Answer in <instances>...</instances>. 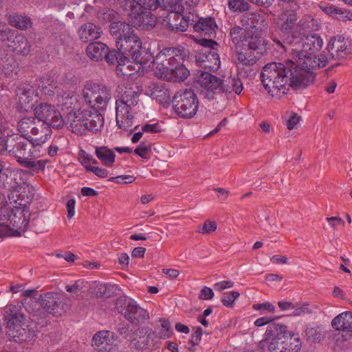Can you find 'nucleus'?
Wrapping results in <instances>:
<instances>
[{
  "label": "nucleus",
  "instance_id": "obj_60",
  "mask_svg": "<svg viewBox=\"0 0 352 352\" xmlns=\"http://www.w3.org/2000/svg\"><path fill=\"white\" fill-rule=\"evenodd\" d=\"M217 228L215 221L208 219L204 223L201 230H198L197 232L203 234H207L214 232Z\"/></svg>",
  "mask_w": 352,
  "mask_h": 352
},
{
  "label": "nucleus",
  "instance_id": "obj_15",
  "mask_svg": "<svg viewBox=\"0 0 352 352\" xmlns=\"http://www.w3.org/2000/svg\"><path fill=\"white\" fill-rule=\"evenodd\" d=\"M190 14V25H193L194 30L204 37V41L212 45H217V43L212 40L216 36L217 25L213 17H199L197 10Z\"/></svg>",
  "mask_w": 352,
  "mask_h": 352
},
{
  "label": "nucleus",
  "instance_id": "obj_53",
  "mask_svg": "<svg viewBox=\"0 0 352 352\" xmlns=\"http://www.w3.org/2000/svg\"><path fill=\"white\" fill-rule=\"evenodd\" d=\"M239 296L240 294L236 291L224 293L221 302L227 307H233L235 300L239 298Z\"/></svg>",
  "mask_w": 352,
  "mask_h": 352
},
{
  "label": "nucleus",
  "instance_id": "obj_14",
  "mask_svg": "<svg viewBox=\"0 0 352 352\" xmlns=\"http://www.w3.org/2000/svg\"><path fill=\"white\" fill-rule=\"evenodd\" d=\"M221 78L211 73L198 71L195 83L200 94L209 100H214L220 95Z\"/></svg>",
  "mask_w": 352,
  "mask_h": 352
},
{
  "label": "nucleus",
  "instance_id": "obj_33",
  "mask_svg": "<svg viewBox=\"0 0 352 352\" xmlns=\"http://www.w3.org/2000/svg\"><path fill=\"white\" fill-rule=\"evenodd\" d=\"M0 71L6 76L18 74L19 71V65L13 55L6 54L0 57Z\"/></svg>",
  "mask_w": 352,
  "mask_h": 352
},
{
  "label": "nucleus",
  "instance_id": "obj_30",
  "mask_svg": "<svg viewBox=\"0 0 352 352\" xmlns=\"http://www.w3.org/2000/svg\"><path fill=\"white\" fill-rule=\"evenodd\" d=\"M114 334L109 331H101L94 335L92 339L93 345L100 351H109L114 341Z\"/></svg>",
  "mask_w": 352,
  "mask_h": 352
},
{
  "label": "nucleus",
  "instance_id": "obj_16",
  "mask_svg": "<svg viewBox=\"0 0 352 352\" xmlns=\"http://www.w3.org/2000/svg\"><path fill=\"white\" fill-rule=\"evenodd\" d=\"M34 113L37 120L49 129L51 127L59 129L63 126L64 120L60 113L52 104L41 102L35 107Z\"/></svg>",
  "mask_w": 352,
  "mask_h": 352
},
{
  "label": "nucleus",
  "instance_id": "obj_26",
  "mask_svg": "<svg viewBox=\"0 0 352 352\" xmlns=\"http://www.w3.org/2000/svg\"><path fill=\"white\" fill-rule=\"evenodd\" d=\"M23 325H18L12 328L6 329V336L10 341L16 342H25L28 339H32L34 336L33 331L29 328L23 327Z\"/></svg>",
  "mask_w": 352,
  "mask_h": 352
},
{
  "label": "nucleus",
  "instance_id": "obj_21",
  "mask_svg": "<svg viewBox=\"0 0 352 352\" xmlns=\"http://www.w3.org/2000/svg\"><path fill=\"white\" fill-rule=\"evenodd\" d=\"M116 44L117 48L129 58L130 54L142 43L132 28L131 32L126 34V36L120 38V41H116Z\"/></svg>",
  "mask_w": 352,
  "mask_h": 352
},
{
  "label": "nucleus",
  "instance_id": "obj_49",
  "mask_svg": "<svg viewBox=\"0 0 352 352\" xmlns=\"http://www.w3.org/2000/svg\"><path fill=\"white\" fill-rule=\"evenodd\" d=\"M212 50L210 51L209 54H207L208 58L206 63H204L205 68H209L211 70H217L220 65V58L217 54V50L211 46Z\"/></svg>",
  "mask_w": 352,
  "mask_h": 352
},
{
  "label": "nucleus",
  "instance_id": "obj_20",
  "mask_svg": "<svg viewBox=\"0 0 352 352\" xmlns=\"http://www.w3.org/2000/svg\"><path fill=\"white\" fill-rule=\"evenodd\" d=\"M166 21L167 29L174 32H182L187 30L190 25V14L185 12L169 14Z\"/></svg>",
  "mask_w": 352,
  "mask_h": 352
},
{
  "label": "nucleus",
  "instance_id": "obj_35",
  "mask_svg": "<svg viewBox=\"0 0 352 352\" xmlns=\"http://www.w3.org/2000/svg\"><path fill=\"white\" fill-rule=\"evenodd\" d=\"M107 52H108V46L102 42H91L86 48L87 56L95 61L102 60Z\"/></svg>",
  "mask_w": 352,
  "mask_h": 352
},
{
  "label": "nucleus",
  "instance_id": "obj_54",
  "mask_svg": "<svg viewBox=\"0 0 352 352\" xmlns=\"http://www.w3.org/2000/svg\"><path fill=\"white\" fill-rule=\"evenodd\" d=\"M151 151V144H146L144 142L140 143V144L134 150V153L143 159H149V152Z\"/></svg>",
  "mask_w": 352,
  "mask_h": 352
},
{
  "label": "nucleus",
  "instance_id": "obj_64",
  "mask_svg": "<svg viewBox=\"0 0 352 352\" xmlns=\"http://www.w3.org/2000/svg\"><path fill=\"white\" fill-rule=\"evenodd\" d=\"M200 0H185L184 12L190 14L195 10V7L199 3Z\"/></svg>",
  "mask_w": 352,
  "mask_h": 352
},
{
  "label": "nucleus",
  "instance_id": "obj_8",
  "mask_svg": "<svg viewBox=\"0 0 352 352\" xmlns=\"http://www.w3.org/2000/svg\"><path fill=\"white\" fill-rule=\"evenodd\" d=\"M139 0H122L120 6L122 15L133 26L151 30L157 23V16L151 12L142 9Z\"/></svg>",
  "mask_w": 352,
  "mask_h": 352
},
{
  "label": "nucleus",
  "instance_id": "obj_12",
  "mask_svg": "<svg viewBox=\"0 0 352 352\" xmlns=\"http://www.w3.org/2000/svg\"><path fill=\"white\" fill-rule=\"evenodd\" d=\"M28 174L22 169L3 168L0 174V186L16 195L23 194L29 189Z\"/></svg>",
  "mask_w": 352,
  "mask_h": 352
},
{
  "label": "nucleus",
  "instance_id": "obj_51",
  "mask_svg": "<svg viewBox=\"0 0 352 352\" xmlns=\"http://www.w3.org/2000/svg\"><path fill=\"white\" fill-rule=\"evenodd\" d=\"M83 287V281L78 280L72 285H67L65 289L67 292L73 294L74 298H79V297H82L83 293H85Z\"/></svg>",
  "mask_w": 352,
  "mask_h": 352
},
{
  "label": "nucleus",
  "instance_id": "obj_31",
  "mask_svg": "<svg viewBox=\"0 0 352 352\" xmlns=\"http://www.w3.org/2000/svg\"><path fill=\"white\" fill-rule=\"evenodd\" d=\"M136 304V301L133 299L126 296H122L116 299L115 302V309L120 314L127 320Z\"/></svg>",
  "mask_w": 352,
  "mask_h": 352
},
{
  "label": "nucleus",
  "instance_id": "obj_24",
  "mask_svg": "<svg viewBox=\"0 0 352 352\" xmlns=\"http://www.w3.org/2000/svg\"><path fill=\"white\" fill-rule=\"evenodd\" d=\"M5 316L7 320V325L6 329L18 327V325H25V316L22 312V307L14 305H9L6 311Z\"/></svg>",
  "mask_w": 352,
  "mask_h": 352
},
{
  "label": "nucleus",
  "instance_id": "obj_6",
  "mask_svg": "<svg viewBox=\"0 0 352 352\" xmlns=\"http://www.w3.org/2000/svg\"><path fill=\"white\" fill-rule=\"evenodd\" d=\"M17 199L14 200V208L9 211H0V221L2 225L8 226L9 223L16 230L25 232L30 222V212L28 206L33 199V194L16 195Z\"/></svg>",
  "mask_w": 352,
  "mask_h": 352
},
{
  "label": "nucleus",
  "instance_id": "obj_48",
  "mask_svg": "<svg viewBox=\"0 0 352 352\" xmlns=\"http://www.w3.org/2000/svg\"><path fill=\"white\" fill-rule=\"evenodd\" d=\"M161 7L170 12V14L184 12V10L182 0H162Z\"/></svg>",
  "mask_w": 352,
  "mask_h": 352
},
{
  "label": "nucleus",
  "instance_id": "obj_37",
  "mask_svg": "<svg viewBox=\"0 0 352 352\" xmlns=\"http://www.w3.org/2000/svg\"><path fill=\"white\" fill-rule=\"evenodd\" d=\"M80 99L79 95L74 93L64 94L61 99L59 100L63 109L69 110V111L75 112L80 109Z\"/></svg>",
  "mask_w": 352,
  "mask_h": 352
},
{
  "label": "nucleus",
  "instance_id": "obj_18",
  "mask_svg": "<svg viewBox=\"0 0 352 352\" xmlns=\"http://www.w3.org/2000/svg\"><path fill=\"white\" fill-rule=\"evenodd\" d=\"M327 50L331 59H343L352 54V42L348 38L338 35L331 38Z\"/></svg>",
  "mask_w": 352,
  "mask_h": 352
},
{
  "label": "nucleus",
  "instance_id": "obj_13",
  "mask_svg": "<svg viewBox=\"0 0 352 352\" xmlns=\"http://www.w3.org/2000/svg\"><path fill=\"white\" fill-rule=\"evenodd\" d=\"M85 102L95 110H104L111 98L109 89L104 85L87 84L82 90Z\"/></svg>",
  "mask_w": 352,
  "mask_h": 352
},
{
  "label": "nucleus",
  "instance_id": "obj_1",
  "mask_svg": "<svg viewBox=\"0 0 352 352\" xmlns=\"http://www.w3.org/2000/svg\"><path fill=\"white\" fill-rule=\"evenodd\" d=\"M314 28L296 36L294 41L287 45L291 54L298 60H303V68L292 60L283 63L272 62L262 69L260 77L262 84L272 97L280 98L287 94L290 88L302 90L310 85L315 79V74L310 69H319L329 63L328 57L317 53L323 45L321 36L316 34L320 26L314 19Z\"/></svg>",
  "mask_w": 352,
  "mask_h": 352
},
{
  "label": "nucleus",
  "instance_id": "obj_42",
  "mask_svg": "<svg viewBox=\"0 0 352 352\" xmlns=\"http://www.w3.org/2000/svg\"><path fill=\"white\" fill-rule=\"evenodd\" d=\"M244 45L247 50L255 52L259 58L265 52V40L261 37L251 36L249 39H247V42L244 43Z\"/></svg>",
  "mask_w": 352,
  "mask_h": 352
},
{
  "label": "nucleus",
  "instance_id": "obj_61",
  "mask_svg": "<svg viewBox=\"0 0 352 352\" xmlns=\"http://www.w3.org/2000/svg\"><path fill=\"white\" fill-rule=\"evenodd\" d=\"M211 50L210 46H205L200 50L198 55L196 56V61L199 63L201 66L204 67V63H206L208 58L207 54H209Z\"/></svg>",
  "mask_w": 352,
  "mask_h": 352
},
{
  "label": "nucleus",
  "instance_id": "obj_45",
  "mask_svg": "<svg viewBox=\"0 0 352 352\" xmlns=\"http://www.w3.org/2000/svg\"><path fill=\"white\" fill-rule=\"evenodd\" d=\"M11 47L17 54H28L30 51V45L27 38L22 34L14 35Z\"/></svg>",
  "mask_w": 352,
  "mask_h": 352
},
{
  "label": "nucleus",
  "instance_id": "obj_19",
  "mask_svg": "<svg viewBox=\"0 0 352 352\" xmlns=\"http://www.w3.org/2000/svg\"><path fill=\"white\" fill-rule=\"evenodd\" d=\"M106 61L110 65H117L116 72L118 76L130 75L128 74V70H130L131 67L130 65L125 67L126 63H129L128 57L118 49L110 50L108 48V52L105 53L104 58Z\"/></svg>",
  "mask_w": 352,
  "mask_h": 352
},
{
  "label": "nucleus",
  "instance_id": "obj_39",
  "mask_svg": "<svg viewBox=\"0 0 352 352\" xmlns=\"http://www.w3.org/2000/svg\"><path fill=\"white\" fill-rule=\"evenodd\" d=\"M230 36L234 50L237 47H243L248 38V31L239 26H234L230 30Z\"/></svg>",
  "mask_w": 352,
  "mask_h": 352
},
{
  "label": "nucleus",
  "instance_id": "obj_58",
  "mask_svg": "<svg viewBox=\"0 0 352 352\" xmlns=\"http://www.w3.org/2000/svg\"><path fill=\"white\" fill-rule=\"evenodd\" d=\"M307 340L312 342H318L321 340V333L316 328L308 327L305 330Z\"/></svg>",
  "mask_w": 352,
  "mask_h": 352
},
{
  "label": "nucleus",
  "instance_id": "obj_47",
  "mask_svg": "<svg viewBox=\"0 0 352 352\" xmlns=\"http://www.w3.org/2000/svg\"><path fill=\"white\" fill-rule=\"evenodd\" d=\"M327 12L330 16L339 21H346L352 20V12L346 9L329 7L327 8Z\"/></svg>",
  "mask_w": 352,
  "mask_h": 352
},
{
  "label": "nucleus",
  "instance_id": "obj_52",
  "mask_svg": "<svg viewBox=\"0 0 352 352\" xmlns=\"http://www.w3.org/2000/svg\"><path fill=\"white\" fill-rule=\"evenodd\" d=\"M314 306L306 302L303 304L296 303L295 311H292L289 316H298L313 312Z\"/></svg>",
  "mask_w": 352,
  "mask_h": 352
},
{
  "label": "nucleus",
  "instance_id": "obj_55",
  "mask_svg": "<svg viewBox=\"0 0 352 352\" xmlns=\"http://www.w3.org/2000/svg\"><path fill=\"white\" fill-rule=\"evenodd\" d=\"M229 8L234 11H245L249 9V3L245 0H229Z\"/></svg>",
  "mask_w": 352,
  "mask_h": 352
},
{
  "label": "nucleus",
  "instance_id": "obj_9",
  "mask_svg": "<svg viewBox=\"0 0 352 352\" xmlns=\"http://www.w3.org/2000/svg\"><path fill=\"white\" fill-rule=\"evenodd\" d=\"M184 55L180 50L175 47L164 48L152 61L155 66V74L159 78L167 80L171 78L170 72L177 61L184 60Z\"/></svg>",
  "mask_w": 352,
  "mask_h": 352
},
{
  "label": "nucleus",
  "instance_id": "obj_17",
  "mask_svg": "<svg viewBox=\"0 0 352 352\" xmlns=\"http://www.w3.org/2000/svg\"><path fill=\"white\" fill-rule=\"evenodd\" d=\"M41 306L45 311L54 316H61L70 309V305L63 302L62 298L57 293L47 292L38 298Z\"/></svg>",
  "mask_w": 352,
  "mask_h": 352
},
{
  "label": "nucleus",
  "instance_id": "obj_59",
  "mask_svg": "<svg viewBox=\"0 0 352 352\" xmlns=\"http://www.w3.org/2000/svg\"><path fill=\"white\" fill-rule=\"evenodd\" d=\"M141 3L142 9L151 12L161 7V3L159 0H139Z\"/></svg>",
  "mask_w": 352,
  "mask_h": 352
},
{
  "label": "nucleus",
  "instance_id": "obj_63",
  "mask_svg": "<svg viewBox=\"0 0 352 352\" xmlns=\"http://www.w3.org/2000/svg\"><path fill=\"white\" fill-rule=\"evenodd\" d=\"M252 308L255 310L260 311H267L269 312L273 313L275 311V307L269 302H265L263 303L254 304L252 306Z\"/></svg>",
  "mask_w": 352,
  "mask_h": 352
},
{
  "label": "nucleus",
  "instance_id": "obj_2",
  "mask_svg": "<svg viewBox=\"0 0 352 352\" xmlns=\"http://www.w3.org/2000/svg\"><path fill=\"white\" fill-rule=\"evenodd\" d=\"M298 19L294 10H287L278 14L276 33H272L271 38L279 49L287 52V45L294 41L296 36L314 28V19L311 16H304L298 22Z\"/></svg>",
  "mask_w": 352,
  "mask_h": 352
},
{
  "label": "nucleus",
  "instance_id": "obj_43",
  "mask_svg": "<svg viewBox=\"0 0 352 352\" xmlns=\"http://www.w3.org/2000/svg\"><path fill=\"white\" fill-rule=\"evenodd\" d=\"M148 319L149 314L147 310L136 304L126 320L132 324L139 325L145 323Z\"/></svg>",
  "mask_w": 352,
  "mask_h": 352
},
{
  "label": "nucleus",
  "instance_id": "obj_62",
  "mask_svg": "<svg viewBox=\"0 0 352 352\" xmlns=\"http://www.w3.org/2000/svg\"><path fill=\"white\" fill-rule=\"evenodd\" d=\"M86 170L94 173L96 176L100 178H105L108 175V170L98 166H89L86 167Z\"/></svg>",
  "mask_w": 352,
  "mask_h": 352
},
{
  "label": "nucleus",
  "instance_id": "obj_3",
  "mask_svg": "<svg viewBox=\"0 0 352 352\" xmlns=\"http://www.w3.org/2000/svg\"><path fill=\"white\" fill-rule=\"evenodd\" d=\"M41 145L35 144L34 141L28 140L23 136L14 135L8 154L14 157L21 166L39 173L45 169L47 162L45 160H34L40 155L39 151L36 148Z\"/></svg>",
  "mask_w": 352,
  "mask_h": 352
},
{
  "label": "nucleus",
  "instance_id": "obj_32",
  "mask_svg": "<svg viewBox=\"0 0 352 352\" xmlns=\"http://www.w3.org/2000/svg\"><path fill=\"white\" fill-rule=\"evenodd\" d=\"M136 304V301L133 299L126 296H122L116 299L115 302V309L120 314L127 320Z\"/></svg>",
  "mask_w": 352,
  "mask_h": 352
},
{
  "label": "nucleus",
  "instance_id": "obj_22",
  "mask_svg": "<svg viewBox=\"0 0 352 352\" xmlns=\"http://www.w3.org/2000/svg\"><path fill=\"white\" fill-rule=\"evenodd\" d=\"M260 58L252 52L247 50L245 45L237 47L234 50L233 60L238 67H251L254 65Z\"/></svg>",
  "mask_w": 352,
  "mask_h": 352
},
{
  "label": "nucleus",
  "instance_id": "obj_38",
  "mask_svg": "<svg viewBox=\"0 0 352 352\" xmlns=\"http://www.w3.org/2000/svg\"><path fill=\"white\" fill-rule=\"evenodd\" d=\"M16 96H19V102L22 107H26L34 100L35 95L34 89L30 85H21L16 88Z\"/></svg>",
  "mask_w": 352,
  "mask_h": 352
},
{
  "label": "nucleus",
  "instance_id": "obj_7",
  "mask_svg": "<svg viewBox=\"0 0 352 352\" xmlns=\"http://www.w3.org/2000/svg\"><path fill=\"white\" fill-rule=\"evenodd\" d=\"M140 92L138 87H125L120 98L116 100V122L120 129L126 130L133 124V107L139 102Z\"/></svg>",
  "mask_w": 352,
  "mask_h": 352
},
{
  "label": "nucleus",
  "instance_id": "obj_11",
  "mask_svg": "<svg viewBox=\"0 0 352 352\" xmlns=\"http://www.w3.org/2000/svg\"><path fill=\"white\" fill-rule=\"evenodd\" d=\"M174 112L180 118H192L197 112L199 101L192 89L177 91L172 100Z\"/></svg>",
  "mask_w": 352,
  "mask_h": 352
},
{
  "label": "nucleus",
  "instance_id": "obj_57",
  "mask_svg": "<svg viewBox=\"0 0 352 352\" xmlns=\"http://www.w3.org/2000/svg\"><path fill=\"white\" fill-rule=\"evenodd\" d=\"M38 86L45 91V94H50L56 87V83L50 77H43L40 79Z\"/></svg>",
  "mask_w": 352,
  "mask_h": 352
},
{
  "label": "nucleus",
  "instance_id": "obj_27",
  "mask_svg": "<svg viewBox=\"0 0 352 352\" xmlns=\"http://www.w3.org/2000/svg\"><path fill=\"white\" fill-rule=\"evenodd\" d=\"M331 326L336 331L352 333V311H344L336 316Z\"/></svg>",
  "mask_w": 352,
  "mask_h": 352
},
{
  "label": "nucleus",
  "instance_id": "obj_10",
  "mask_svg": "<svg viewBox=\"0 0 352 352\" xmlns=\"http://www.w3.org/2000/svg\"><path fill=\"white\" fill-rule=\"evenodd\" d=\"M34 116H25L18 122V130L22 136L34 141L35 144H43L51 134V129Z\"/></svg>",
  "mask_w": 352,
  "mask_h": 352
},
{
  "label": "nucleus",
  "instance_id": "obj_28",
  "mask_svg": "<svg viewBox=\"0 0 352 352\" xmlns=\"http://www.w3.org/2000/svg\"><path fill=\"white\" fill-rule=\"evenodd\" d=\"M220 95L234 92L239 95L243 89V82L239 77H223L221 78Z\"/></svg>",
  "mask_w": 352,
  "mask_h": 352
},
{
  "label": "nucleus",
  "instance_id": "obj_44",
  "mask_svg": "<svg viewBox=\"0 0 352 352\" xmlns=\"http://www.w3.org/2000/svg\"><path fill=\"white\" fill-rule=\"evenodd\" d=\"M95 153L97 157L104 166L108 167L112 166L116 158V155L113 150L107 146H100L96 148Z\"/></svg>",
  "mask_w": 352,
  "mask_h": 352
},
{
  "label": "nucleus",
  "instance_id": "obj_5",
  "mask_svg": "<svg viewBox=\"0 0 352 352\" xmlns=\"http://www.w3.org/2000/svg\"><path fill=\"white\" fill-rule=\"evenodd\" d=\"M65 122L67 128L78 135H84L87 131L96 133L104 125V118L101 113L85 109L75 112L69 111Z\"/></svg>",
  "mask_w": 352,
  "mask_h": 352
},
{
  "label": "nucleus",
  "instance_id": "obj_50",
  "mask_svg": "<svg viewBox=\"0 0 352 352\" xmlns=\"http://www.w3.org/2000/svg\"><path fill=\"white\" fill-rule=\"evenodd\" d=\"M14 135H8L5 130L0 129V153L8 152Z\"/></svg>",
  "mask_w": 352,
  "mask_h": 352
},
{
  "label": "nucleus",
  "instance_id": "obj_34",
  "mask_svg": "<svg viewBox=\"0 0 352 352\" xmlns=\"http://www.w3.org/2000/svg\"><path fill=\"white\" fill-rule=\"evenodd\" d=\"M137 50H135L129 56L131 57L133 62L140 64L142 67H150L148 63L152 64V61L155 59L153 56L148 50L140 45Z\"/></svg>",
  "mask_w": 352,
  "mask_h": 352
},
{
  "label": "nucleus",
  "instance_id": "obj_40",
  "mask_svg": "<svg viewBox=\"0 0 352 352\" xmlns=\"http://www.w3.org/2000/svg\"><path fill=\"white\" fill-rule=\"evenodd\" d=\"M131 29L129 23L120 21H113L109 25L110 33L116 37V41H120V38L126 36V34L131 32Z\"/></svg>",
  "mask_w": 352,
  "mask_h": 352
},
{
  "label": "nucleus",
  "instance_id": "obj_29",
  "mask_svg": "<svg viewBox=\"0 0 352 352\" xmlns=\"http://www.w3.org/2000/svg\"><path fill=\"white\" fill-rule=\"evenodd\" d=\"M87 12L93 13L98 22L100 23H108L113 22L114 20H117L118 18V14L113 10L109 8H94L91 6H87L85 10Z\"/></svg>",
  "mask_w": 352,
  "mask_h": 352
},
{
  "label": "nucleus",
  "instance_id": "obj_46",
  "mask_svg": "<svg viewBox=\"0 0 352 352\" xmlns=\"http://www.w3.org/2000/svg\"><path fill=\"white\" fill-rule=\"evenodd\" d=\"M151 96L160 103H165L170 100V93L163 84H154Z\"/></svg>",
  "mask_w": 352,
  "mask_h": 352
},
{
  "label": "nucleus",
  "instance_id": "obj_4",
  "mask_svg": "<svg viewBox=\"0 0 352 352\" xmlns=\"http://www.w3.org/2000/svg\"><path fill=\"white\" fill-rule=\"evenodd\" d=\"M264 341L268 342L270 352H298L301 348L298 336L289 331L286 325L278 322L267 327Z\"/></svg>",
  "mask_w": 352,
  "mask_h": 352
},
{
  "label": "nucleus",
  "instance_id": "obj_36",
  "mask_svg": "<svg viewBox=\"0 0 352 352\" xmlns=\"http://www.w3.org/2000/svg\"><path fill=\"white\" fill-rule=\"evenodd\" d=\"M8 21L11 26L21 30H26L32 27V20L30 17L19 13L9 14L8 16Z\"/></svg>",
  "mask_w": 352,
  "mask_h": 352
},
{
  "label": "nucleus",
  "instance_id": "obj_41",
  "mask_svg": "<svg viewBox=\"0 0 352 352\" xmlns=\"http://www.w3.org/2000/svg\"><path fill=\"white\" fill-rule=\"evenodd\" d=\"M183 62L184 60L176 62V64H175L173 70L171 69L170 76H170L171 78H168V81H184L188 78L190 72L186 67L183 64Z\"/></svg>",
  "mask_w": 352,
  "mask_h": 352
},
{
  "label": "nucleus",
  "instance_id": "obj_25",
  "mask_svg": "<svg viewBox=\"0 0 352 352\" xmlns=\"http://www.w3.org/2000/svg\"><path fill=\"white\" fill-rule=\"evenodd\" d=\"M102 32L100 26L90 22L82 24L78 31L80 40L84 43H91L99 38Z\"/></svg>",
  "mask_w": 352,
  "mask_h": 352
},
{
  "label": "nucleus",
  "instance_id": "obj_23",
  "mask_svg": "<svg viewBox=\"0 0 352 352\" xmlns=\"http://www.w3.org/2000/svg\"><path fill=\"white\" fill-rule=\"evenodd\" d=\"M241 23L245 30H262L267 23L263 14L257 12H246L241 16Z\"/></svg>",
  "mask_w": 352,
  "mask_h": 352
},
{
  "label": "nucleus",
  "instance_id": "obj_56",
  "mask_svg": "<svg viewBox=\"0 0 352 352\" xmlns=\"http://www.w3.org/2000/svg\"><path fill=\"white\" fill-rule=\"evenodd\" d=\"M16 31L6 25H0V41L2 42L12 41Z\"/></svg>",
  "mask_w": 352,
  "mask_h": 352
}]
</instances>
